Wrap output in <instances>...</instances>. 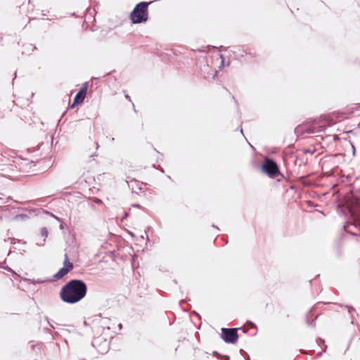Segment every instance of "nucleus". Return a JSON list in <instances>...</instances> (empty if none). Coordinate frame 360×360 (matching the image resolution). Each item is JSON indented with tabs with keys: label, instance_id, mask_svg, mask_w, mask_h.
I'll return each mask as SVG.
<instances>
[{
	"label": "nucleus",
	"instance_id": "nucleus-13",
	"mask_svg": "<svg viewBox=\"0 0 360 360\" xmlns=\"http://www.w3.org/2000/svg\"><path fill=\"white\" fill-rule=\"evenodd\" d=\"M118 327H119V328H120V329H121V328H122V325L121 323H120V324L118 325Z\"/></svg>",
	"mask_w": 360,
	"mask_h": 360
},
{
	"label": "nucleus",
	"instance_id": "nucleus-3",
	"mask_svg": "<svg viewBox=\"0 0 360 360\" xmlns=\"http://www.w3.org/2000/svg\"><path fill=\"white\" fill-rule=\"evenodd\" d=\"M262 171L271 177H275L279 173L276 163L268 158L265 159L264 161Z\"/></svg>",
	"mask_w": 360,
	"mask_h": 360
},
{
	"label": "nucleus",
	"instance_id": "nucleus-16",
	"mask_svg": "<svg viewBox=\"0 0 360 360\" xmlns=\"http://www.w3.org/2000/svg\"><path fill=\"white\" fill-rule=\"evenodd\" d=\"M126 98L129 99V96L128 95L126 96Z\"/></svg>",
	"mask_w": 360,
	"mask_h": 360
},
{
	"label": "nucleus",
	"instance_id": "nucleus-1",
	"mask_svg": "<svg viewBox=\"0 0 360 360\" xmlns=\"http://www.w3.org/2000/svg\"><path fill=\"white\" fill-rule=\"evenodd\" d=\"M87 287L81 280L74 279L68 282L60 290V299L66 303L75 304L82 300L86 295Z\"/></svg>",
	"mask_w": 360,
	"mask_h": 360
},
{
	"label": "nucleus",
	"instance_id": "nucleus-2",
	"mask_svg": "<svg viewBox=\"0 0 360 360\" xmlns=\"http://www.w3.org/2000/svg\"><path fill=\"white\" fill-rule=\"evenodd\" d=\"M153 1L139 3L130 14V19L134 24L146 22L148 18V6Z\"/></svg>",
	"mask_w": 360,
	"mask_h": 360
},
{
	"label": "nucleus",
	"instance_id": "nucleus-9",
	"mask_svg": "<svg viewBox=\"0 0 360 360\" xmlns=\"http://www.w3.org/2000/svg\"><path fill=\"white\" fill-rule=\"evenodd\" d=\"M324 129H325V127H323V126H320V127H319V128H318L317 129H314V130L312 131V132H315V131H321L324 130Z\"/></svg>",
	"mask_w": 360,
	"mask_h": 360
},
{
	"label": "nucleus",
	"instance_id": "nucleus-6",
	"mask_svg": "<svg viewBox=\"0 0 360 360\" xmlns=\"http://www.w3.org/2000/svg\"><path fill=\"white\" fill-rule=\"evenodd\" d=\"M92 345L96 347L101 354L106 353L108 349V343L106 340H103V338H95L92 342Z\"/></svg>",
	"mask_w": 360,
	"mask_h": 360
},
{
	"label": "nucleus",
	"instance_id": "nucleus-12",
	"mask_svg": "<svg viewBox=\"0 0 360 360\" xmlns=\"http://www.w3.org/2000/svg\"><path fill=\"white\" fill-rule=\"evenodd\" d=\"M44 243H45V239L43 240V243H41V244H39V245H44Z\"/></svg>",
	"mask_w": 360,
	"mask_h": 360
},
{
	"label": "nucleus",
	"instance_id": "nucleus-10",
	"mask_svg": "<svg viewBox=\"0 0 360 360\" xmlns=\"http://www.w3.org/2000/svg\"><path fill=\"white\" fill-rule=\"evenodd\" d=\"M217 56H219L221 58V67L224 65V57L221 54H217Z\"/></svg>",
	"mask_w": 360,
	"mask_h": 360
},
{
	"label": "nucleus",
	"instance_id": "nucleus-11",
	"mask_svg": "<svg viewBox=\"0 0 360 360\" xmlns=\"http://www.w3.org/2000/svg\"><path fill=\"white\" fill-rule=\"evenodd\" d=\"M53 217H54L57 221H58L59 222H61V220L60 218H58V217L55 216L54 214H50Z\"/></svg>",
	"mask_w": 360,
	"mask_h": 360
},
{
	"label": "nucleus",
	"instance_id": "nucleus-4",
	"mask_svg": "<svg viewBox=\"0 0 360 360\" xmlns=\"http://www.w3.org/2000/svg\"><path fill=\"white\" fill-rule=\"evenodd\" d=\"M221 338L226 342L234 344L237 342L238 335L236 329L222 328Z\"/></svg>",
	"mask_w": 360,
	"mask_h": 360
},
{
	"label": "nucleus",
	"instance_id": "nucleus-5",
	"mask_svg": "<svg viewBox=\"0 0 360 360\" xmlns=\"http://www.w3.org/2000/svg\"><path fill=\"white\" fill-rule=\"evenodd\" d=\"M73 264L70 262L67 254L65 255V259L63 262V267L60 269L59 271L54 275V278L60 279L65 276L69 271L73 269Z\"/></svg>",
	"mask_w": 360,
	"mask_h": 360
},
{
	"label": "nucleus",
	"instance_id": "nucleus-7",
	"mask_svg": "<svg viewBox=\"0 0 360 360\" xmlns=\"http://www.w3.org/2000/svg\"><path fill=\"white\" fill-rule=\"evenodd\" d=\"M87 83H84L83 86L81 87L80 90L77 92L76 94L74 102L72 105V107H73L75 104L79 103H82L84 100L87 91Z\"/></svg>",
	"mask_w": 360,
	"mask_h": 360
},
{
	"label": "nucleus",
	"instance_id": "nucleus-15",
	"mask_svg": "<svg viewBox=\"0 0 360 360\" xmlns=\"http://www.w3.org/2000/svg\"><path fill=\"white\" fill-rule=\"evenodd\" d=\"M60 229H63V223L61 222L60 224Z\"/></svg>",
	"mask_w": 360,
	"mask_h": 360
},
{
	"label": "nucleus",
	"instance_id": "nucleus-8",
	"mask_svg": "<svg viewBox=\"0 0 360 360\" xmlns=\"http://www.w3.org/2000/svg\"><path fill=\"white\" fill-rule=\"evenodd\" d=\"M41 234L42 237L46 238L48 236V230L46 228H43L41 230Z\"/></svg>",
	"mask_w": 360,
	"mask_h": 360
},
{
	"label": "nucleus",
	"instance_id": "nucleus-14",
	"mask_svg": "<svg viewBox=\"0 0 360 360\" xmlns=\"http://www.w3.org/2000/svg\"><path fill=\"white\" fill-rule=\"evenodd\" d=\"M101 202V200H99V199H98V200H96V202H97V203H99V202Z\"/></svg>",
	"mask_w": 360,
	"mask_h": 360
}]
</instances>
